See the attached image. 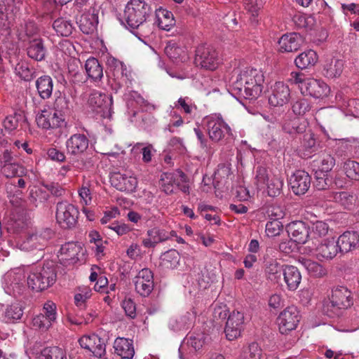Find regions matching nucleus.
I'll return each mask as SVG.
<instances>
[{
	"label": "nucleus",
	"mask_w": 359,
	"mask_h": 359,
	"mask_svg": "<svg viewBox=\"0 0 359 359\" xmlns=\"http://www.w3.org/2000/svg\"><path fill=\"white\" fill-rule=\"evenodd\" d=\"M235 74L232 88L238 96L248 100H255L260 96L264 83V76L261 70L246 68Z\"/></svg>",
	"instance_id": "nucleus-1"
},
{
	"label": "nucleus",
	"mask_w": 359,
	"mask_h": 359,
	"mask_svg": "<svg viewBox=\"0 0 359 359\" xmlns=\"http://www.w3.org/2000/svg\"><path fill=\"white\" fill-rule=\"evenodd\" d=\"M56 277V271L52 262L38 265L30 269L27 278V286L33 291L41 292L52 286Z\"/></svg>",
	"instance_id": "nucleus-2"
},
{
	"label": "nucleus",
	"mask_w": 359,
	"mask_h": 359,
	"mask_svg": "<svg viewBox=\"0 0 359 359\" xmlns=\"http://www.w3.org/2000/svg\"><path fill=\"white\" fill-rule=\"evenodd\" d=\"M153 9L149 4L144 0H130L126 4L123 18L126 27L137 29L147 22Z\"/></svg>",
	"instance_id": "nucleus-3"
},
{
	"label": "nucleus",
	"mask_w": 359,
	"mask_h": 359,
	"mask_svg": "<svg viewBox=\"0 0 359 359\" xmlns=\"http://www.w3.org/2000/svg\"><path fill=\"white\" fill-rule=\"evenodd\" d=\"M53 236L54 232L50 228L32 229L26 233L16 236L15 242L17 246L22 250H41Z\"/></svg>",
	"instance_id": "nucleus-4"
},
{
	"label": "nucleus",
	"mask_w": 359,
	"mask_h": 359,
	"mask_svg": "<svg viewBox=\"0 0 359 359\" xmlns=\"http://www.w3.org/2000/svg\"><path fill=\"white\" fill-rule=\"evenodd\" d=\"M353 304L351 292L346 287H337L332 290L331 297L323 303V311L330 317L341 314V311Z\"/></svg>",
	"instance_id": "nucleus-5"
},
{
	"label": "nucleus",
	"mask_w": 359,
	"mask_h": 359,
	"mask_svg": "<svg viewBox=\"0 0 359 359\" xmlns=\"http://www.w3.org/2000/svg\"><path fill=\"white\" fill-rule=\"evenodd\" d=\"M221 60L216 49L208 44L198 45L195 50L194 63L196 67L206 70H215Z\"/></svg>",
	"instance_id": "nucleus-6"
},
{
	"label": "nucleus",
	"mask_w": 359,
	"mask_h": 359,
	"mask_svg": "<svg viewBox=\"0 0 359 359\" xmlns=\"http://www.w3.org/2000/svg\"><path fill=\"white\" fill-rule=\"evenodd\" d=\"M210 139L219 142L223 139L232 137L233 133L229 126L224 122L219 114H212L204 118Z\"/></svg>",
	"instance_id": "nucleus-7"
},
{
	"label": "nucleus",
	"mask_w": 359,
	"mask_h": 359,
	"mask_svg": "<svg viewBox=\"0 0 359 359\" xmlns=\"http://www.w3.org/2000/svg\"><path fill=\"white\" fill-rule=\"evenodd\" d=\"M25 271L23 268H15L6 272L3 277L4 288L6 293L18 297L23 294Z\"/></svg>",
	"instance_id": "nucleus-8"
},
{
	"label": "nucleus",
	"mask_w": 359,
	"mask_h": 359,
	"mask_svg": "<svg viewBox=\"0 0 359 359\" xmlns=\"http://www.w3.org/2000/svg\"><path fill=\"white\" fill-rule=\"evenodd\" d=\"M79 212L74 205L67 202L61 201L56 205V220L62 229H72L75 227L79 219Z\"/></svg>",
	"instance_id": "nucleus-9"
},
{
	"label": "nucleus",
	"mask_w": 359,
	"mask_h": 359,
	"mask_svg": "<svg viewBox=\"0 0 359 359\" xmlns=\"http://www.w3.org/2000/svg\"><path fill=\"white\" fill-rule=\"evenodd\" d=\"M88 104L93 111L100 114L102 117L106 118L111 114L112 97L94 90L89 95Z\"/></svg>",
	"instance_id": "nucleus-10"
},
{
	"label": "nucleus",
	"mask_w": 359,
	"mask_h": 359,
	"mask_svg": "<svg viewBox=\"0 0 359 359\" xmlns=\"http://www.w3.org/2000/svg\"><path fill=\"white\" fill-rule=\"evenodd\" d=\"M300 320L299 311L294 306L285 308L277 318L279 330L282 334L294 330Z\"/></svg>",
	"instance_id": "nucleus-11"
},
{
	"label": "nucleus",
	"mask_w": 359,
	"mask_h": 359,
	"mask_svg": "<svg viewBox=\"0 0 359 359\" xmlns=\"http://www.w3.org/2000/svg\"><path fill=\"white\" fill-rule=\"evenodd\" d=\"M136 292L142 297H147L154 289V276L152 271L143 269L139 271L134 280Z\"/></svg>",
	"instance_id": "nucleus-12"
},
{
	"label": "nucleus",
	"mask_w": 359,
	"mask_h": 359,
	"mask_svg": "<svg viewBox=\"0 0 359 359\" xmlns=\"http://www.w3.org/2000/svg\"><path fill=\"white\" fill-rule=\"evenodd\" d=\"M311 176L304 170H297L290 177L289 184L295 195L304 194L310 188Z\"/></svg>",
	"instance_id": "nucleus-13"
},
{
	"label": "nucleus",
	"mask_w": 359,
	"mask_h": 359,
	"mask_svg": "<svg viewBox=\"0 0 359 359\" xmlns=\"http://www.w3.org/2000/svg\"><path fill=\"white\" fill-rule=\"evenodd\" d=\"M80 346L97 358H101L105 353L106 345L102 339L97 334L85 335L79 340Z\"/></svg>",
	"instance_id": "nucleus-14"
},
{
	"label": "nucleus",
	"mask_w": 359,
	"mask_h": 359,
	"mask_svg": "<svg viewBox=\"0 0 359 359\" xmlns=\"http://www.w3.org/2000/svg\"><path fill=\"white\" fill-rule=\"evenodd\" d=\"M330 88L323 81L313 78H308L304 87H302V93H306L315 98H323L328 96Z\"/></svg>",
	"instance_id": "nucleus-15"
},
{
	"label": "nucleus",
	"mask_w": 359,
	"mask_h": 359,
	"mask_svg": "<svg viewBox=\"0 0 359 359\" xmlns=\"http://www.w3.org/2000/svg\"><path fill=\"white\" fill-rule=\"evenodd\" d=\"M244 316L239 311H233L229 315L225 327L226 338L232 341L241 336L243 329Z\"/></svg>",
	"instance_id": "nucleus-16"
},
{
	"label": "nucleus",
	"mask_w": 359,
	"mask_h": 359,
	"mask_svg": "<svg viewBox=\"0 0 359 359\" xmlns=\"http://www.w3.org/2000/svg\"><path fill=\"white\" fill-rule=\"evenodd\" d=\"M271 94L269 101L271 105L283 106L287 103L290 98L289 86L282 81H277L271 87Z\"/></svg>",
	"instance_id": "nucleus-17"
},
{
	"label": "nucleus",
	"mask_w": 359,
	"mask_h": 359,
	"mask_svg": "<svg viewBox=\"0 0 359 359\" xmlns=\"http://www.w3.org/2000/svg\"><path fill=\"white\" fill-rule=\"evenodd\" d=\"M26 52L27 56L34 61L41 62L45 60L48 54V49L44 39L41 37L29 39Z\"/></svg>",
	"instance_id": "nucleus-18"
},
{
	"label": "nucleus",
	"mask_w": 359,
	"mask_h": 359,
	"mask_svg": "<svg viewBox=\"0 0 359 359\" xmlns=\"http://www.w3.org/2000/svg\"><path fill=\"white\" fill-rule=\"evenodd\" d=\"M83 250L81 245L76 243H67L62 245L59 259L65 266L72 265L79 259V255Z\"/></svg>",
	"instance_id": "nucleus-19"
},
{
	"label": "nucleus",
	"mask_w": 359,
	"mask_h": 359,
	"mask_svg": "<svg viewBox=\"0 0 359 359\" xmlns=\"http://www.w3.org/2000/svg\"><path fill=\"white\" fill-rule=\"evenodd\" d=\"M194 319V313L186 312L182 315L171 317L168 320V327L174 332H186L193 326Z\"/></svg>",
	"instance_id": "nucleus-20"
},
{
	"label": "nucleus",
	"mask_w": 359,
	"mask_h": 359,
	"mask_svg": "<svg viewBox=\"0 0 359 359\" xmlns=\"http://www.w3.org/2000/svg\"><path fill=\"white\" fill-rule=\"evenodd\" d=\"M186 175L180 171L177 170L174 172H164L161 175L160 185L162 191L166 194H170L174 192L175 186H180V182H184Z\"/></svg>",
	"instance_id": "nucleus-21"
},
{
	"label": "nucleus",
	"mask_w": 359,
	"mask_h": 359,
	"mask_svg": "<svg viewBox=\"0 0 359 359\" xmlns=\"http://www.w3.org/2000/svg\"><path fill=\"white\" fill-rule=\"evenodd\" d=\"M111 185L121 191H134L137 185L136 177L121 172H114L110 177Z\"/></svg>",
	"instance_id": "nucleus-22"
},
{
	"label": "nucleus",
	"mask_w": 359,
	"mask_h": 359,
	"mask_svg": "<svg viewBox=\"0 0 359 359\" xmlns=\"http://www.w3.org/2000/svg\"><path fill=\"white\" fill-rule=\"evenodd\" d=\"M288 235L297 244H304L309 237V226L302 221H294L287 226Z\"/></svg>",
	"instance_id": "nucleus-23"
},
{
	"label": "nucleus",
	"mask_w": 359,
	"mask_h": 359,
	"mask_svg": "<svg viewBox=\"0 0 359 359\" xmlns=\"http://www.w3.org/2000/svg\"><path fill=\"white\" fill-rule=\"evenodd\" d=\"M24 314V306L20 302H13L7 304L0 314V318L7 324H13L19 322Z\"/></svg>",
	"instance_id": "nucleus-24"
},
{
	"label": "nucleus",
	"mask_w": 359,
	"mask_h": 359,
	"mask_svg": "<svg viewBox=\"0 0 359 359\" xmlns=\"http://www.w3.org/2000/svg\"><path fill=\"white\" fill-rule=\"evenodd\" d=\"M36 120L40 128L47 130L60 127L64 121V118L52 110L45 109L41 111L40 114L37 115Z\"/></svg>",
	"instance_id": "nucleus-25"
},
{
	"label": "nucleus",
	"mask_w": 359,
	"mask_h": 359,
	"mask_svg": "<svg viewBox=\"0 0 359 359\" xmlns=\"http://www.w3.org/2000/svg\"><path fill=\"white\" fill-rule=\"evenodd\" d=\"M89 140L84 134L72 135L66 142L67 150L72 155H80L88 148Z\"/></svg>",
	"instance_id": "nucleus-26"
},
{
	"label": "nucleus",
	"mask_w": 359,
	"mask_h": 359,
	"mask_svg": "<svg viewBox=\"0 0 359 359\" xmlns=\"http://www.w3.org/2000/svg\"><path fill=\"white\" fill-rule=\"evenodd\" d=\"M304 41L300 34L292 32L283 35L278 41L281 52H293L300 48Z\"/></svg>",
	"instance_id": "nucleus-27"
},
{
	"label": "nucleus",
	"mask_w": 359,
	"mask_h": 359,
	"mask_svg": "<svg viewBox=\"0 0 359 359\" xmlns=\"http://www.w3.org/2000/svg\"><path fill=\"white\" fill-rule=\"evenodd\" d=\"M175 235V231L168 233L164 229L153 228L147 231L148 238L142 240V245L147 248H154L156 244L169 239L170 236Z\"/></svg>",
	"instance_id": "nucleus-28"
},
{
	"label": "nucleus",
	"mask_w": 359,
	"mask_h": 359,
	"mask_svg": "<svg viewBox=\"0 0 359 359\" xmlns=\"http://www.w3.org/2000/svg\"><path fill=\"white\" fill-rule=\"evenodd\" d=\"M336 243L338 250L343 253L348 252L359 245V234L356 232H344Z\"/></svg>",
	"instance_id": "nucleus-29"
},
{
	"label": "nucleus",
	"mask_w": 359,
	"mask_h": 359,
	"mask_svg": "<svg viewBox=\"0 0 359 359\" xmlns=\"http://www.w3.org/2000/svg\"><path fill=\"white\" fill-rule=\"evenodd\" d=\"M15 10V0H0V26L4 29H8L10 27Z\"/></svg>",
	"instance_id": "nucleus-30"
},
{
	"label": "nucleus",
	"mask_w": 359,
	"mask_h": 359,
	"mask_svg": "<svg viewBox=\"0 0 359 359\" xmlns=\"http://www.w3.org/2000/svg\"><path fill=\"white\" fill-rule=\"evenodd\" d=\"M32 224L31 219L27 215L18 214L13 216L10 229L18 236L32 229Z\"/></svg>",
	"instance_id": "nucleus-31"
},
{
	"label": "nucleus",
	"mask_w": 359,
	"mask_h": 359,
	"mask_svg": "<svg viewBox=\"0 0 359 359\" xmlns=\"http://www.w3.org/2000/svg\"><path fill=\"white\" fill-rule=\"evenodd\" d=\"M283 280L287 288L290 291L296 290L302 280V275L299 269L292 265H285Z\"/></svg>",
	"instance_id": "nucleus-32"
},
{
	"label": "nucleus",
	"mask_w": 359,
	"mask_h": 359,
	"mask_svg": "<svg viewBox=\"0 0 359 359\" xmlns=\"http://www.w3.org/2000/svg\"><path fill=\"white\" fill-rule=\"evenodd\" d=\"M115 353L121 359H132L135 354V349L132 340L118 337L114 343Z\"/></svg>",
	"instance_id": "nucleus-33"
},
{
	"label": "nucleus",
	"mask_w": 359,
	"mask_h": 359,
	"mask_svg": "<svg viewBox=\"0 0 359 359\" xmlns=\"http://www.w3.org/2000/svg\"><path fill=\"white\" fill-rule=\"evenodd\" d=\"M85 69L88 78L94 83L100 82L103 78V67L95 57H90L86 61Z\"/></svg>",
	"instance_id": "nucleus-34"
},
{
	"label": "nucleus",
	"mask_w": 359,
	"mask_h": 359,
	"mask_svg": "<svg viewBox=\"0 0 359 359\" xmlns=\"http://www.w3.org/2000/svg\"><path fill=\"white\" fill-rule=\"evenodd\" d=\"M344 61L337 58L327 60L323 65V74L328 79L339 77L344 69Z\"/></svg>",
	"instance_id": "nucleus-35"
},
{
	"label": "nucleus",
	"mask_w": 359,
	"mask_h": 359,
	"mask_svg": "<svg viewBox=\"0 0 359 359\" xmlns=\"http://www.w3.org/2000/svg\"><path fill=\"white\" fill-rule=\"evenodd\" d=\"M284 271L285 265L280 264L276 260H271L266 265L265 274L270 281L280 284Z\"/></svg>",
	"instance_id": "nucleus-36"
},
{
	"label": "nucleus",
	"mask_w": 359,
	"mask_h": 359,
	"mask_svg": "<svg viewBox=\"0 0 359 359\" xmlns=\"http://www.w3.org/2000/svg\"><path fill=\"white\" fill-rule=\"evenodd\" d=\"M98 23V16L94 8L92 12L85 13L81 15L79 20V27L81 32L88 34L94 31Z\"/></svg>",
	"instance_id": "nucleus-37"
},
{
	"label": "nucleus",
	"mask_w": 359,
	"mask_h": 359,
	"mask_svg": "<svg viewBox=\"0 0 359 359\" xmlns=\"http://www.w3.org/2000/svg\"><path fill=\"white\" fill-rule=\"evenodd\" d=\"M36 88L39 97L43 100H48L53 93V81L50 76H41L36 81Z\"/></svg>",
	"instance_id": "nucleus-38"
},
{
	"label": "nucleus",
	"mask_w": 359,
	"mask_h": 359,
	"mask_svg": "<svg viewBox=\"0 0 359 359\" xmlns=\"http://www.w3.org/2000/svg\"><path fill=\"white\" fill-rule=\"evenodd\" d=\"M317 257L320 259H332L338 252V248L334 238L325 241L316 249Z\"/></svg>",
	"instance_id": "nucleus-39"
},
{
	"label": "nucleus",
	"mask_w": 359,
	"mask_h": 359,
	"mask_svg": "<svg viewBox=\"0 0 359 359\" xmlns=\"http://www.w3.org/2000/svg\"><path fill=\"white\" fill-rule=\"evenodd\" d=\"M308 123L304 120L295 118L284 123L283 130L287 134L296 137L306 132Z\"/></svg>",
	"instance_id": "nucleus-40"
},
{
	"label": "nucleus",
	"mask_w": 359,
	"mask_h": 359,
	"mask_svg": "<svg viewBox=\"0 0 359 359\" xmlns=\"http://www.w3.org/2000/svg\"><path fill=\"white\" fill-rule=\"evenodd\" d=\"M231 175V164L229 163L219 164L214 174L213 184L215 187L220 189L222 187L225 186Z\"/></svg>",
	"instance_id": "nucleus-41"
},
{
	"label": "nucleus",
	"mask_w": 359,
	"mask_h": 359,
	"mask_svg": "<svg viewBox=\"0 0 359 359\" xmlns=\"http://www.w3.org/2000/svg\"><path fill=\"white\" fill-rule=\"evenodd\" d=\"M329 198L330 201H333L348 210L354 206L357 199L355 194L348 191L332 192Z\"/></svg>",
	"instance_id": "nucleus-42"
},
{
	"label": "nucleus",
	"mask_w": 359,
	"mask_h": 359,
	"mask_svg": "<svg viewBox=\"0 0 359 359\" xmlns=\"http://www.w3.org/2000/svg\"><path fill=\"white\" fill-rule=\"evenodd\" d=\"M164 51L165 55L175 63L183 62L188 59L187 50L175 43H168Z\"/></svg>",
	"instance_id": "nucleus-43"
},
{
	"label": "nucleus",
	"mask_w": 359,
	"mask_h": 359,
	"mask_svg": "<svg viewBox=\"0 0 359 359\" xmlns=\"http://www.w3.org/2000/svg\"><path fill=\"white\" fill-rule=\"evenodd\" d=\"M317 53L313 50H308L300 53L294 60L296 66L301 69L314 66L318 62Z\"/></svg>",
	"instance_id": "nucleus-44"
},
{
	"label": "nucleus",
	"mask_w": 359,
	"mask_h": 359,
	"mask_svg": "<svg viewBox=\"0 0 359 359\" xmlns=\"http://www.w3.org/2000/svg\"><path fill=\"white\" fill-rule=\"evenodd\" d=\"M156 22L158 27L163 29L169 31L175 25V19L172 12L159 8L156 11Z\"/></svg>",
	"instance_id": "nucleus-45"
},
{
	"label": "nucleus",
	"mask_w": 359,
	"mask_h": 359,
	"mask_svg": "<svg viewBox=\"0 0 359 359\" xmlns=\"http://www.w3.org/2000/svg\"><path fill=\"white\" fill-rule=\"evenodd\" d=\"M53 28L58 36H70L74 27L71 20L65 18H58L53 22Z\"/></svg>",
	"instance_id": "nucleus-46"
},
{
	"label": "nucleus",
	"mask_w": 359,
	"mask_h": 359,
	"mask_svg": "<svg viewBox=\"0 0 359 359\" xmlns=\"http://www.w3.org/2000/svg\"><path fill=\"white\" fill-rule=\"evenodd\" d=\"M15 73L22 80L30 81L35 77V70L31 68L27 61L21 60L15 67Z\"/></svg>",
	"instance_id": "nucleus-47"
},
{
	"label": "nucleus",
	"mask_w": 359,
	"mask_h": 359,
	"mask_svg": "<svg viewBox=\"0 0 359 359\" xmlns=\"http://www.w3.org/2000/svg\"><path fill=\"white\" fill-rule=\"evenodd\" d=\"M300 264L311 276L315 277H322L326 274L325 269L320 264L309 259H304L299 260Z\"/></svg>",
	"instance_id": "nucleus-48"
},
{
	"label": "nucleus",
	"mask_w": 359,
	"mask_h": 359,
	"mask_svg": "<svg viewBox=\"0 0 359 359\" xmlns=\"http://www.w3.org/2000/svg\"><path fill=\"white\" fill-rule=\"evenodd\" d=\"M1 172L7 178L22 177L26 175V170L21 165L13 162L1 165Z\"/></svg>",
	"instance_id": "nucleus-49"
},
{
	"label": "nucleus",
	"mask_w": 359,
	"mask_h": 359,
	"mask_svg": "<svg viewBox=\"0 0 359 359\" xmlns=\"http://www.w3.org/2000/svg\"><path fill=\"white\" fill-rule=\"evenodd\" d=\"M49 198V193L43 189L34 188L30 190L28 199L31 204L37 207Z\"/></svg>",
	"instance_id": "nucleus-50"
},
{
	"label": "nucleus",
	"mask_w": 359,
	"mask_h": 359,
	"mask_svg": "<svg viewBox=\"0 0 359 359\" xmlns=\"http://www.w3.org/2000/svg\"><path fill=\"white\" fill-rule=\"evenodd\" d=\"M266 185L267 186L269 196L271 197H276L282 192L283 180L278 176L272 175Z\"/></svg>",
	"instance_id": "nucleus-51"
},
{
	"label": "nucleus",
	"mask_w": 359,
	"mask_h": 359,
	"mask_svg": "<svg viewBox=\"0 0 359 359\" xmlns=\"http://www.w3.org/2000/svg\"><path fill=\"white\" fill-rule=\"evenodd\" d=\"M262 350L256 342L249 344L243 348L241 359H261Z\"/></svg>",
	"instance_id": "nucleus-52"
},
{
	"label": "nucleus",
	"mask_w": 359,
	"mask_h": 359,
	"mask_svg": "<svg viewBox=\"0 0 359 359\" xmlns=\"http://www.w3.org/2000/svg\"><path fill=\"white\" fill-rule=\"evenodd\" d=\"M180 262V255L175 250H170L165 252L162 256L163 265L166 268L174 269Z\"/></svg>",
	"instance_id": "nucleus-53"
},
{
	"label": "nucleus",
	"mask_w": 359,
	"mask_h": 359,
	"mask_svg": "<svg viewBox=\"0 0 359 359\" xmlns=\"http://www.w3.org/2000/svg\"><path fill=\"white\" fill-rule=\"evenodd\" d=\"M52 111L54 113H57L58 115L62 116L64 118L65 114L69 111V101L68 99L60 93L55 99L53 104Z\"/></svg>",
	"instance_id": "nucleus-54"
},
{
	"label": "nucleus",
	"mask_w": 359,
	"mask_h": 359,
	"mask_svg": "<svg viewBox=\"0 0 359 359\" xmlns=\"http://www.w3.org/2000/svg\"><path fill=\"white\" fill-rule=\"evenodd\" d=\"M344 169L346 175L351 180H359V163L354 161L344 163Z\"/></svg>",
	"instance_id": "nucleus-55"
},
{
	"label": "nucleus",
	"mask_w": 359,
	"mask_h": 359,
	"mask_svg": "<svg viewBox=\"0 0 359 359\" xmlns=\"http://www.w3.org/2000/svg\"><path fill=\"white\" fill-rule=\"evenodd\" d=\"M329 230L328 224L323 221H316L312 225V238L317 239L325 237Z\"/></svg>",
	"instance_id": "nucleus-56"
},
{
	"label": "nucleus",
	"mask_w": 359,
	"mask_h": 359,
	"mask_svg": "<svg viewBox=\"0 0 359 359\" xmlns=\"http://www.w3.org/2000/svg\"><path fill=\"white\" fill-rule=\"evenodd\" d=\"M328 172L316 170L315 172V181L313 182L314 187L318 190L325 189L330 183V180L328 178Z\"/></svg>",
	"instance_id": "nucleus-57"
},
{
	"label": "nucleus",
	"mask_w": 359,
	"mask_h": 359,
	"mask_svg": "<svg viewBox=\"0 0 359 359\" xmlns=\"http://www.w3.org/2000/svg\"><path fill=\"white\" fill-rule=\"evenodd\" d=\"M271 175H269L267 170L262 166H259L257 168L256 175H255V182L257 187L258 189H262L266 184V183L269 181Z\"/></svg>",
	"instance_id": "nucleus-58"
},
{
	"label": "nucleus",
	"mask_w": 359,
	"mask_h": 359,
	"mask_svg": "<svg viewBox=\"0 0 359 359\" xmlns=\"http://www.w3.org/2000/svg\"><path fill=\"white\" fill-rule=\"evenodd\" d=\"M22 114L17 112L12 115L7 116L3 123L4 128L9 132L15 130L18 126L19 121L22 119Z\"/></svg>",
	"instance_id": "nucleus-59"
},
{
	"label": "nucleus",
	"mask_w": 359,
	"mask_h": 359,
	"mask_svg": "<svg viewBox=\"0 0 359 359\" xmlns=\"http://www.w3.org/2000/svg\"><path fill=\"white\" fill-rule=\"evenodd\" d=\"M41 354L44 359H64L65 357L62 349L57 346L45 348Z\"/></svg>",
	"instance_id": "nucleus-60"
},
{
	"label": "nucleus",
	"mask_w": 359,
	"mask_h": 359,
	"mask_svg": "<svg viewBox=\"0 0 359 359\" xmlns=\"http://www.w3.org/2000/svg\"><path fill=\"white\" fill-rule=\"evenodd\" d=\"M266 214L272 220H279L285 215L284 207L279 205H271L267 208Z\"/></svg>",
	"instance_id": "nucleus-61"
},
{
	"label": "nucleus",
	"mask_w": 359,
	"mask_h": 359,
	"mask_svg": "<svg viewBox=\"0 0 359 359\" xmlns=\"http://www.w3.org/2000/svg\"><path fill=\"white\" fill-rule=\"evenodd\" d=\"M40 314L45 316L53 323H55L57 318L55 304L50 301L46 302L43 304V313H41Z\"/></svg>",
	"instance_id": "nucleus-62"
},
{
	"label": "nucleus",
	"mask_w": 359,
	"mask_h": 359,
	"mask_svg": "<svg viewBox=\"0 0 359 359\" xmlns=\"http://www.w3.org/2000/svg\"><path fill=\"white\" fill-rule=\"evenodd\" d=\"M53 323L48 320L43 315L39 314L34 316L32 319V325L35 329L40 330L41 331L48 330L52 325Z\"/></svg>",
	"instance_id": "nucleus-63"
},
{
	"label": "nucleus",
	"mask_w": 359,
	"mask_h": 359,
	"mask_svg": "<svg viewBox=\"0 0 359 359\" xmlns=\"http://www.w3.org/2000/svg\"><path fill=\"white\" fill-rule=\"evenodd\" d=\"M175 107L177 109L181 108L187 114H191L193 109H196L195 105L191 102V100L188 97H180L175 103Z\"/></svg>",
	"instance_id": "nucleus-64"
}]
</instances>
